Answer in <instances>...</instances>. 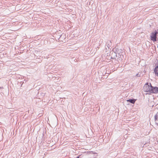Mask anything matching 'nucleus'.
<instances>
[{"label": "nucleus", "mask_w": 158, "mask_h": 158, "mask_svg": "<svg viewBox=\"0 0 158 158\" xmlns=\"http://www.w3.org/2000/svg\"><path fill=\"white\" fill-rule=\"evenodd\" d=\"M111 41L110 40H108L106 44V46L107 47H106V50H109L110 49V48L111 47Z\"/></svg>", "instance_id": "4"}, {"label": "nucleus", "mask_w": 158, "mask_h": 158, "mask_svg": "<svg viewBox=\"0 0 158 158\" xmlns=\"http://www.w3.org/2000/svg\"><path fill=\"white\" fill-rule=\"evenodd\" d=\"M107 56H108V55L109 54H110H110L109 53V50H108V51H107Z\"/></svg>", "instance_id": "11"}, {"label": "nucleus", "mask_w": 158, "mask_h": 158, "mask_svg": "<svg viewBox=\"0 0 158 158\" xmlns=\"http://www.w3.org/2000/svg\"><path fill=\"white\" fill-rule=\"evenodd\" d=\"M147 84H145L143 87V89L144 91L151 93L152 90V86L151 84L149 85Z\"/></svg>", "instance_id": "1"}, {"label": "nucleus", "mask_w": 158, "mask_h": 158, "mask_svg": "<svg viewBox=\"0 0 158 158\" xmlns=\"http://www.w3.org/2000/svg\"><path fill=\"white\" fill-rule=\"evenodd\" d=\"M136 76L137 77H139L140 76V75H139V73H137V74L136 75Z\"/></svg>", "instance_id": "10"}, {"label": "nucleus", "mask_w": 158, "mask_h": 158, "mask_svg": "<svg viewBox=\"0 0 158 158\" xmlns=\"http://www.w3.org/2000/svg\"><path fill=\"white\" fill-rule=\"evenodd\" d=\"M158 92V88L157 87H153L152 86V90L151 93H156Z\"/></svg>", "instance_id": "5"}, {"label": "nucleus", "mask_w": 158, "mask_h": 158, "mask_svg": "<svg viewBox=\"0 0 158 158\" xmlns=\"http://www.w3.org/2000/svg\"><path fill=\"white\" fill-rule=\"evenodd\" d=\"M65 35L64 34L61 35L60 36V37L59 38V40L61 41L62 42L64 41V39L65 38Z\"/></svg>", "instance_id": "6"}, {"label": "nucleus", "mask_w": 158, "mask_h": 158, "mask_svg": "<svg viewBox=\"0 0 158 158\" xmlns=\"http://www.w3.org/2000/svg\"><path fill=\"white\" fill-rule=\"evenodd\" d=\"M135 100L134 99H129L127 100V102H130L131 103L134 104L135 102Z\"/></svg>", "instance_id": "8"}, {"label": "nucleus", "mask_w": 158, "mask_h": 158, "mask_svg": "<svg viewBox=\"0 0 158 158\" xmlns=\"http://www.w3.org/2000/svg\"><path fill=\"white\" fill-rule=\"evenodd\" d=\"M157 32L156 31L154 32H152L150 35L151 39L153 42L156 41V35Z\"/></svg>", "instance_id": "2"}, {"label": "nucleus", "mask_w": 158, "mask_h": 158, "mask_svg": "<svg viewBox=\"0 0 158 158\" xmlns=\"http://www.w3.org/2000/svg\"><path fill=\"white\" fill-rule=\"evenodd\" d=\"M116 53H117L113 51L111 54V56L112 58H116Z\"/></svg>", "instance_id": "7"}, {"label": "nucleus", "mask_w": 158, "mask_h": 158, "mask_svg": "<svg viewBox=\"0 0 158 158\" xmlns=\"http://www.w3.org/2000/svg\"><path fill=\"white\" fill-rule=\"evenodd\" d=\"M123 58V56L121 53H117L116 58L118 60H121Z\"/></svg>", "instance_id": "3"}, {"label": "nucleus", "mask_w": 158, "mask_h": 158, "mask_svg": "<svg viewBox=\"0 0 158 158\" xmlns=\"http://www.w3.org/2000/svg\"><path fill=\"white\" fill-rule=\"evenodd\" d=\"M157 125H158V124L157 123Z\"/></svg>", "instance_id": "14"}, {"label": "nucleus", "mask_w": 158, "mask_h": 158, "mask_svg": "<svg viewBox=\"0 0 158 158\" xmlns=\"http://www.w3.org/2000/svg\"><path fill=\"white\" fill-rule=\"evenodd\" d=\"M155 119L156 120H158V113H157L156 114L155 117Z\"/></svg>", "instance_id": "9"}, {"label": "nucleus", "mask_w": 158, "mask_h": 158, "mask_svg": "<svg viewBox=\"0 0 158 158\" xmlns=\"http://www.w3.org/2000/svg\"><path fill=\"white\" fill-rule=\"evenodd\" d=\"M158 33V32H157V34Z\"/></svg>", "instance_id": "13"}, {"label": "nucleus", "mask_w": 158, "mask_h": 158, "mask_svg": "<svg viewBox=\"0 0 158 158\" xmlns=\"http://www.w3.org/2000/svg\"><path fill=\"white\" fill-rule=\"evenodd\" d=\"M79 156H78V157H77V158H79Z\"/></svg>", "instance_id": "12"}]
</instances>
